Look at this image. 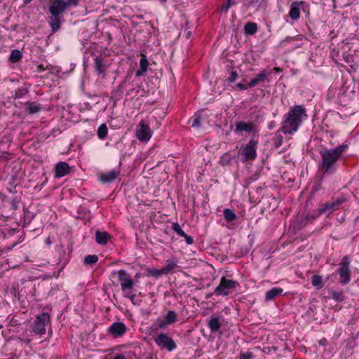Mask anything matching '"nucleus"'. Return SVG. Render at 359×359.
I'll list each match as a JSON object with an SVG mask.
<instances>
[{"mask_svg": "<svg viewBox=\"0 0 359 359\" xmlns=\"http://www.w3.org/2000/svg\"><path fill=\"white\" fill-rule=\"evenodd\" d=\"M307 118L306 108L302 105H295L284 115L281 130L285 135H293L296 133Z\"/></svg>", "mask_w": 359, "mask_h": 359, "instance_id": "1", "label": "nucleus"}, {"mask_svg": "<svg viewBox=\"0 0 359 359\" xmlns=\"http://www.w3.org/2000/svg\"><path fill=\"white\" fill-rule=\"evenodd\" d=\"M348 149V145L341 144L334 149H325L320 152L322 161L319 166L324 175H332L337 171V163L342 154Z\"/></svg>", "mask_w": 359, "mask_h": 359, "instance_id": "2", "label": "nucleus"}, {"mask_svg": "<svg viewBox=\"0 0 359 359\" xmlns=\"http://www.w3.org/2000/svg\"><path fill=\"white\" fill-rule=\"evenodd\" d=\"M118 279L120 282L122 291L125 293L124 297L133 300L135 294L132 292L134 288V281L126 270L121 269L117 273Z\"/></svg>", "mask_w": 359, "mask_h": 359, "instance_id": "3", "label": "nucleus"}, {"mask_svg": "<svg viewBox=\"0 0 359 359\" xmlns=\"http://www.w3.org/2000/svg\"><path fill=\"white\" fill-rule=\"evenodd\" d=\"M238 285V283L236 280L228 279L223 276L220 279L219 284L215 289L214 294L217 296H227Z\"/></svg>", "mask_w": 359, "mask_h": 359, "instance_id": "4", "label": "nucleus"}, {"mask_svg": "<svg viewBox=\"0 0 359 359\" xmlns=\"http://www.w3.org/2000/svg\"><path fill=\"white\" fill-rule=\"evenodd\" d=\"M345 201V198L344 197H339L337 198H332L331 201H329L325 203H322L319 205L318 212L319 214H327L330 215L333 212L339 209L341 205Z\"/></svg>", "mask_w": 359, "mask_h": 359, "instance_id": "5", "label": "nucleus"}, {"mask_svg": "<svg viewBox=\"0 0 359 359\" xmlns=\"http://www.w3.org/2000/svg\"><path fill=\"white\" fill-rule=\"evenodd\" d=\"M258 141L252 138L248 143L241 150L243 156L242 161L247 162L248 161H253L257 158V148Z\"/></svg>", "mask_w": 359, "mask_h": 359, "instance_id": "6", "label": "nucleus"}, {"mask_svg": "<svg viewBox=\"0 0 359 359\" xmlns=\"http://www.w3.org/2000/svg\"><path fill=\"white\" fill-rule=\"evenodd\" d=\"M338 273L339 274V282L342 285L348 284L351 280L350 261L347 256H344L339 263Z\"/></svg>", "mask_w": 359, "mask_h": 359, "instance_id": "7", "label": "nucleus"}, {"mask_svg": "<svg viewBox=\"0 0 359 359\" xmlns=\"http://www.w3.org/2000/svg\"><path fill=\"white\" fill-rule=\"evenodd\" d=\"M154 341L158 347L166 349L168 351H172L177 347L175 341L166 333L159 334L154 338Z\"/></svg>", "mask_w": 359, "mask_h": 359, "instance_id": "8", "label": "nucleus"}, {"mask_svg": "<svg viewBox=\"0 0 359 359\" xmlns=\"http://www.w3.org/2000/svg\"><path fill=\"white\" fill-rule=\"evenodd\" d=\"M50 321L49 315L47 313H42L36 316L33 324V331L36 334H43L46 332V325Z\"/></svg>", "mask_w": 359, "mask_h": 359, "instance_id": "9", "label": "nucleus"}, {"mask_svg": "<svg viewBox=\"0 0 359 359\" xmlns=\"http://www.w3.org/2000/svg\"><path fill=\"white\" fill-rule=\"evenodd\" d=\"M177 321V315L174 311H169L163 319H158L157 329H165Z\"/></svg>", "mask_w": 359, "mask_h": 359, "instance_id": "10", "label": "nucleus"}, {"mask_svg": "<svg viewBox=\"0 0 359 359\" xmlns=\"http://www.w3.org/2000/svg\"><path fill=\"white\" fill-rule=\"evenodd\" d=\"M140 128L137 130L136 135L140 141H148L151 137L150 128L143 121L139 124Z\"/></svg>", "mask_w": 359, "mask_h": 359, "instance_id": "11", "label": "nucleus"}, {"mask_svg": "<svg viewBox=\"0 0 359 359\" xmlns=\"http://www.w3.org/2000/svg\"><path fill=\"white\" fill-rule=\"evenodd\" d=\"M68 8L65 0H54L49 7V11L51 15H60Z\"/></svg>", "mask_w": 359, "mask_h": 359, "instance_id": "12", "label": "nucleus"}, {"mask_svg": "<svg viewBox=\"0 0 359 359\" xmlns=\"http://www.w3.org/2000/svg\"><path fill=\"white\" fill-rule=\"evenodd\" d=\"M126 326L123 323L116 322L114 323L108 329V332L114 337H120L123 336L126 332Z\"/></svg>", "mask_w": 359, "mask_h": 359, "instance_id": "13", "label": "nucleus"}, {"mask_svg": "<svg viewBox=\"0 0 359 359\" xmlns=\"http://www.w3.org/2000/svg\"><path fill=\"white\" fill-rule=\"evenodd\" d=\"M55 177L56 178H60L69 174L71 168L66 162L60 161L55 165Z\"/></svg>", "mask_w": 359, "mask_h": 359, "instance_id": "14", "label": "nucleus"}, {"mask_svg": "<svg viewBox=\"0 0 359 359\" xmlns=\"http://www.w3.org/2000/svg\"><path fill=\"white\" fill-rule=\"evenodd\" d=\"M271 74V71H268L267 69L263 70L261 73L258 74L256 77L250 81L248 83V87H255L259 83L264 81L266 79L269 80V77H270Z\"/></svg>", "mask_w": 359, "mask_h": 359, "instance_id": "15", "label": "nucleus"}, {"mask_svg": "<svg viewBox=\"0 0 359 359\" xmlns=\"http://www.w3.org/2000/svg\"><path fill=\"white\" fill-rule=\"evenodd\" d=\"M119 175V171L112 170L106 173H102L99 175V180L102 183H111L114 182Z\"/></svg>", "mask_w": 359, "mask_h": 359, "instance_id": "16", "label": "nucleus"}, {"mask_svg": "<svg viewBox=\"0 0 359 359\" xmlns=\"http://www.w3.org/2000/svg\"><path fill=\"white\" fill-rule=\"evenodd\" d=\"M94 64H95L94 67H95V72H97V74H104L107 69V66H106L104 57L96 56L94 58Z\"/></svg>", "mask_w": 359, "mask_h": 359, "instance_id": "17", "label": "nucleus"}, {"mask_svg": "<svg viewBox=\"0 0 359 359\" xmlns=\"http://www.w3.org/2000/svg\"><path fill=\"white\" fill-rule=\"evenodd\" d=\"M302 2L294 1L291 4L289 15L292 20H297L300 16Z\"/></svg>", "mask_w": 359, "mask_h": 359, "instance_id": "18", "label": "nucleus"}, {"mask_svg": "<svg viewBox=\"0 0 359 359\" xmlns=\"http://www.w3.org/2000/svg\"><path fill=\"white\" fill-rule=\"evenodd\" d=\"M254 129V124L252 122L238 121L236 123V132L245 131L251 133Z\"/></svg>", "mask_w": 359, "mask_h": 359, "instance_id": "19", "label": "nucleus"}, {"mask_svg": "<svg viewBox=\"0 0 359 359\" xmlns=\"http://www.w3.org/2000/svg\"><path fill=\"white\" fill-rule=\"evenodd\" d=\"M111 238V236L107 231H101L97 229L95 231V241L100 245H105Z\"/></svg>", "mask_w": 359, "mask_h": 359, "instance_id": "20", "label": "nucleus"}, {"mask_svg": "<svg viewBox=\"0 0 359 359\" xmlns=\"http://www.w3.org/2000/svg\"><path fill=\"white\" fill-rule=\"evenodd\" d=\"M49 25L53 33L57 32L60 27V15H51L49 18Z\"/></svg>", "mask_w": 359, "mask_h": 359, "instance_id": "21", "label": "nucleus"}, {"mask_svg": "<svg viewBox=\"0 0 359 359\" xmlns=\"http://www.w3.org/2000/svg\"><path fill=\"white\" fill-rule=\"evenodd\" d=\"M221 325V322L218 317L210 318L208 323V326L212 332H217L220 329Z\"/></svg>", "mask_w": 359, "mask_h": 359, "instance_id": "22", "label": "nucleus"}, {"mask_svg": "<svg viewBox=\"0 0 359 359\" xmlns=\"http://www.w3.org/2000/svg\"><path fill=\"white\" fill-rule=\"evenodd\" d=\"M283 289L278 288V287H273L271 290L267 291L266 292V300L270 301L276 297L280 295L283 292Z\"/></svg>", "mask_w": 359, "mask_h": 359, "instance_id": "23", "label": "nucleus"}, {"mask_svg": "<svg viewBox=\"0 0 359 359\" xmlns=\"http://www.w3.org/2000/svg\"><path fill=\"white\" fill-rule=\"evenodd\" d=\"M257 31V25L256 23L252 22H248L244 27V32L245 34L253 35Z\"/></svg>", "mask_w": 359, "mask_h": 359, "instance_id": "24", "label": "nucleus"}, {"mask_svg": "<svg viewBox=\"0 0 359 359\" xmlns=\"http://www.w3.org/2000/svg\"><path fill=\"white\" fill-rule=\"evenodd\" d=\"M178 261L177 259L173 260H167L166 265L163 267V272H164V274H168L170 271H172L175 268H177Z\"/></svg>", "mask_w": 359, "mask_h": 359, "instance_id": "25", "label": "nucleus"}, {"mask_svg": "<svg viewBox=\"0 0 359 359\" xmlns=\"http://www.w3.org/2000/svg\"><path fill=\"white\" fill-rule=\"evenodd\" d=\"M140 69L136 72L137 76H140L142 75V74L147 70L149 62H148L147 58L145 57V56H143L140 59Z\"/></svg>", "mask_w": 359, "mask_h": 359, "instance_id": "26", "label": "nucleus"}, {"mask_svg": "<svg viewBox=\"0 0 359 359\" xmlns=\"http://www.w3.org/2000/svg\"><path fill=\"white\" fill-rule=\"evenodd\" d=\"M311 284L313 287L317 289H321L323 287L324 284L323 283V278L319 275H313L311 277Z\"/></svg>", "mask_w": 359, "mask_h": 359, "instance_id": "27", "label": "nucleus"}, {"mask_svg": "<svg viewBox=\"0 0 359 359\" xmlns=\"http://www.w3.org/2000/svg\"><path fill=\"white\" fill-rule=\"evenodd\" d=\"M163 269H151L147 268L146 269V273L149 276H153L156 278H158L164 274V272H163Z\"/></svg>", "mask_w": 359, "mask_h": 359, "instance_id": "28", "label": "nucleus"}, {"mask_svg": "<svg viewBox=\"0 0 359 359\" xmlns=\"http://www.w3.org/2000/svg\"><path fill=\"white\" fill-rule=\"evenodd\" d=\"M21 57H22V54H21L20 51L18 49H14L11 51V53L9 57V60L11 62L15 63V62H18Z\"/></svg>", "mask_w": 359, "mask_h": 359, "instance_id": "29", "label": "nucleus"}, {"mask_svg": "<svg viewBox=\"0 0 359 359\" xmlns=\"http://www.w3.org/2000/svg\"><path fill=\"white\" fill-rule=\"evenodd\" d=\"M107 127L105 124L103 123L99 126L97 134L100 139L103 140L107 137Z\"/></svg>", "mask_w": 359, "mask_h": 359, "instance_id": "30", "label": "nucleus"}, {"mask_svg": "<svg viewBox=\"0 0 359 359\" xmlns=\"http://www.w3.org/2000/svg\"><path fill=\"white\" fill-rule=\"evenodd\" d=\"M27 111L29 114H36L41 110V107L39 104H37L35 102H29L28 104Z\"/></svg>", "mask_w": 359, "mask_h": 359, "instance_id": "31", "label": "nucleus"}, {"mask_svg": "<svg viewBox=\"0 0 359 359\" xmlns=\"http://www.w3.org/2000/svg\"><path fill=\"white\" fill-rule=\"evenodd\" d=\"M224 217L227 222H233L236 219V214L229 208L224 210Z\"/></svg>", "mask_w": 359, "mask_h": 359, "instance_id": "32", "label": "nucleus"}, {"mask_svg": "<svg viewBox=\"0 0 359 359\" xmlns=\"http://www.w3.org/2000/svg\"><path fill=\"white\" fill-rule=\"evenodd\" d=\"M98 261V257L95 255H87L84 259V264L86 265H92Z\"/></svg>", "mask_w": 359, "mask_h": 359, "instance_id": "33", "label": "nucleus"}, {"mask_svg": "<svg viewBox=\"0 0 359 359\" xmlns=\"http://www.w3.org/2000/svg\"><path fill=\"white\" fill-rule=\"evenodd\" d=\"M172 230L177 233L180 236H186L184 231L182 229L180 225L177 222H175L172 225Z\"/></svg>", "mask_w": 359, "mask_h": 359, "instance_id": "34", "label": "nucleus"}, {"mask_svg": "<svg viewBox=\"0 0 359 359\" xmlns=\"http://www.w3.org/2000/svg\"><path fill=\"white\" fill-rule=\"evenodd\" d=\"M332 297L335 301L341 302L344 300L342 292L340 291H332Z\"/></svg>", "mask_w": 359, "mask_h": 359, "instance_id": "35", "label": "nucleus"}, {"mask_svg": "<svg viewBox=\"0 0 359 359\" xmlns=\"http://www.w3.org/2000/svg\"><path fill=\"white\" fill-rule=\"evenodd\" d=\"M200 119L201 116L198 113L195 114L194 116L193 117V123L192 126L193 127H199L200 126Z\"/></svg>", "mask_w": 359, "mask_h": 359, "instance_id": "36", "label": "nucleus"}, {"mask_svg": "<svg viewBox=\"0 0 359 359\" xmlns=\"http://www.w3.org/2000/svg\"><path fill=\"white\" fill-rule=\"evenodd\" d=\"M233 4V3L232 2V0H228L225 4L222 5V11L227 12Z\"/></svg>", "mask_w": 359, "mask_h": 359, "instance_id": "37", "label": "nucleus"}, {"mask_svg": "<svg viewBox=\"0 0 359 359\" xmlns=\"http://www.w3.org/2000/svg\"><path fill=\"white\" fill-rule=\"evenodd\" d=\"M238 77V73L236 71H231L229 76L227 79L229 82H233Z\"/></svg>", "mask_w": 359, "mask_h": 359, "instance_id": "38", "label": "nucleus"}, {"mask_svg": "<svg viewBox=\"0 0 359 359\" xmlns=\"http://www.w3.org/2000/svg\"><path fill=\"white\" fill-rule=\"evenodd\" d=\"M252 353L251 352H246L240 355V359H252Z\"/></svg>", "mask_w": 359, "mask_h": 359, "instance_id": "39", "label": "nucleus"}, {"mask_svg": "<svg viewBox=\"0 0 359 359\" xmlns=\"http://www.w3.org/2000/svg\"><path fill=\"white\" fill-rule=\"evenodd\" d=\"M79 0H67L66 2L68 8L70 6H76L79 4Z\"/></svg>", "mask_w": 359, "mask_h": 359, "instance_id": "40", "label": "nucleus"}, {"mask_svg": "<svg viewBox=\"0 0 359 359\" xmlns=\"http://www.w3.org/2000/svg\"><path fill=\"white\" fill-rule=\"evenodd\" d=\"M183 237L185 238L187 244L191 245L194 243V239L191 236L186 234V236H184Z\"/></svg>", "mask_w": 359, "mask_h": 359, "instance_id": "41", "label": "nucleus"}, {"mask_svg": "<svg viewBox=\"0 0 359 359\" xmlns=\"http://www.w3.org/2000/svg\"><path fill=\"white\" fill-rule=\"evenodd\" d=\"M25 90L24 89H19L18 91L16 93L15 97H20L22 95L25 94Z\"/></svg>", "mask_w": 359, "mask_h": 359, "instance_id": "42", "label": "nucleus"}, {"mask_svg": "<svg viewBox=\"0 0 359 359\" xmlns=\"http://www.w3.org/2000/svg\"><path fill=\"white\" fill-rule=\"evenodd\" d=\"M236 86L241 90H246L249 88L248 84L247 86H245L241 83H237Z\"/></svg>", "mask_w": 359, "mask_h": 359, "instance_id": "43", "label": "nucleus"}, {"mask_svg": "<svg viewBox=\"0 0 359 359\" xmlns=\"http://www.w3.org/2000/svg\"><path fill=\"white\" fill-rule=\"evenodd\" d=\"M47 68H48L47 67H44L43 65L41 64L37 66V72H40L41 71L46 69Z\"/></svg>", "mask_w": 359, "mask_h": 359, "instance_id": "44", "label": "nucleus"}, {"mask_svg": "<svg viewBox=\"0 0 359 359\" xmlns=\"http://www.w3.org/2000/svg\"><path fill=\"white\" fill-rule=\"evenodd\" d=\"M112 359H126L125 355L122 354H118L116 356H114Z\"/></svg>", "mask_w": 359, "mask_h": 359, "instance_id": "45", "label": "nucleus"}, {"mask_svg": "<svg viewBox=\"0 0 359 359\" xmlns=\"http://www.w3.org/2000/svg\"><path fill=\"white\" fill-rule=\"evenodd\" d=\"M271 72L273 71L276 72H282V69L280 68V67H274L273 69L271 70Z\"/></svg>", "mask_w": 359, "mask_h": 359, "instance_id": "46", "label": "nucleus"}, {"mask_svg": "<svg viewBox=\"0 0 359 359\" xmlns=\"http://www.w3.org/2000/svg\"><path fill=\"white\" fill-rule=\"evenodd\" d=\"M124 83H125V82H123V83H121L118 86V91H121V92H122V91H123V84H124Z\"/></svg>", "mask_w": 359, "mask_h": 359, "instance_id": "47", "label": "nucleus"}, {"mask_svg": "<svg viewBox=\"0 0 359 359\" xmlns=\"http://www.w3.org/2000/svg\"><path fill=\"white\" fill-rule=\"evenodd\" d=\"M281 142H282V140L280 137L278 140H277V142H275V144L276 147H279L281 144Z\"/></svg>", "mask_w": 359, "mask_h": 359, "instance_id": "48", "label": "nucleus"}, {"mask_svg": "<svg viewBox=\"0 0 359 359\" xmlns=\"http://www.w3.org/2000/svg\"><path fill=\"white\" fill-rule=\"evenodd\" d=\"M31 1V0H24V3L25 4H29Z\"/></svg>", "mask_w": 359, "mask_h": 359, "instance_id": "49", "label": "nucleus"}, {"mask_svg": "<svg viewBox=\"0 0 359 359\" xmlns=\"http://www.w3.org/2000/svg\"><path fill=\"white\" fill-rule=\"evenodd\" d=\"M135 89V88H133L132 90H130L129 92H128L127 95H130V93H132L133 91H134Z\"/></svg>", "mask_w": 359, "mask_h": 359, "instance_id": "50", "label": "nucleus"}, {"mask_svg": "<svg viewBox=\"0 0 359 359\" xmlns=\"http://www.w3.org/2000/svg\"><path fill=\"white\" fill-rule=\"evenodd\" d=\"M273 122H271L270 126L269 127V129H271L273 128Z\"/></svg>", "mask_w": 359, "mask_h": 359, "instance_id": "51", "label": "nucleus"}, {"mask_svg": "<svg viewBox=\"0 0 359 359\" xmlns=\"http://www.w3.org/2000/svg\"><path fill=\"white\" fill-rule=\"evenodd\" d=\"M161 1H163V2H165L166 1V0H161Z\"/></svg>", "mask_w": 359, "mask_h": 359, "instance_id": "52", "label": "nucleus"}, {"mask_svg": "<svg viewBox=\"0 0 359 359\" xmlns=\"http://www.w3.org/2000/svg\"><path fill=\"white\" fill-rule=\"evenodd\" d=\"M2 327V326L0 325V329Z\"/></svg>", "mask_w": 359, "mask_h": 359, "instance_id": "53", "label": "nucleus"}]
</instances>
